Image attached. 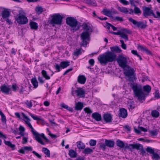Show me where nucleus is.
Masks as SVG:
<instances>
[{
    "label": "nucleus",
    "instance_id": "1",
    "mask_svg": "<svg viewBox=\"0 0 160 160\" xmlns=\"http://www.w3.org/2000/svg\"><path fill=\"white\" fill-rule=\"evenodd\" d=\"M124 74L128 78V80L131 82L130 86L132 87L135 96L138 99L143 100L145 97V94L142 91V87L134 84V81L136 79V74L134 69L129 65L124 68Z\"/></svg>",
    "mask_w": 160,
    "mask_h": 160
},
{
    "label": "nucleus",
    "instance_id": "2",
    "mask_svg": "<svg viewBox=\"0 0 160 160\" xmlns=\"http://www.w3.org/2000/svg\"><path fill=\"white\" fill-rule=\"evenodd\" d=\"M117 55L116 54L111 52V51H108L104 54L99 55L98 59L102 65H106L109 62H112L116 60Z\"/></svg>",
    "mask_w": 160,
    "mask_h": 160
},
{
    "label": "nucleus",
    "instance_id": "3",
    "mask_svg": "<svg viewBox=\"0 0 160 160\" xmlns=\"http://www.w3.org/2000/svg\"><path fill=\"white\" fill-rule=\"evenodd\" d=\"M64 15H61L59 13H55L51 17V19L49 23L54 26L55 25H61L62 23V19L65 17Z\"/></svg>",
    "mask_w": 160,
    "mask_h": 160
},
{
    "label": "nucleus",
    "instance_id": "4",
    "mask_svg": "<svg viewBox=\"0 0 160 160\" xmlns=\"http://www.w3.org/2000/svg\"><path fill=\"white\" fill-rule=\"evenodd\" d=\"M66 23L70 27L73 28L72 29L75 31L79 30L80 28V26L78 25V21L73 17H67L66 19Z\"/></svg>",
    "mask_w": 160,
    "mask_h": 160
},
{
    "label": "nucleus",
    "instance_id": "5",
    "mask_svg": "<svg viewBox=\"0 0 160 160\" xmlns=\"http://www.w3.org/2000/svg\"><path fill=\"white\" fill-rule=\"evenodd\" d=\"M142 8L143 15L146 18L148 16H152L155 18H159L160 17V12L158 11L157 12V15H156L154 13L153 10L150 8L145 6L143 7Z\"/></svg>",
    "mask_w": 160,
    "mask_h": 160
},
{
    "label": "nucleus",
    "instance_id": "6",
    "mask_svg": "<svg viewBox=\"0 0 160 160\" xmlns=\"http://www.w3.org/2000/svg\"><path fill=\"white\" fill-rule=\"evenodd\" d=\"M128 20L137 28L142 29L145 28L148 26L147 22L146 20L137 21L132 18H129Z\"/></svg>",
    "mask_w": 160,
    "mask_h": 160
},
{
    "label": "nucleus",
    "instance_id": "7",
    "mask_svg": "<svg viewBox=\"0 0 160 160\" xmlns=\"http://www.w3.org/2000/svg\"><path fill=\"white\" fill-rule=\"evenodd\" d=\"M90 33L89 31H85L82 32L80 38L82 40V43L81 46L85 47L88 43V42L89 41L90 39Z\"/></svg>",
    "mask_w": 160,
    "mask_h": 160
},
{
    "label": "nucleus",
    "instance_id": "8",
    "mask_svg": "<svg viewBox=\"0 0 160 160\" xmlns=\"http://www.w3.org/2000/svg\"><path fill=\"white\" fill-rule=\"evenodd\" d=\"M116 60L119 66L121 68H125L128 65H127L128 62L127 58L122 54L119 55Z\"/></svg>",
    "mask_w": 160,
    "mask_h": 160
},
{
    "label": "nucleus",
    "instance_id": "9",
    "mask_svg": "<svg viewBox=\"0 0 160 160\" xmlns=\"http://www.w3.org/2000/svg\"><path fill=\"white\" fill-rule=\"evenodd\" d=\"M15 20L17 22L21 24H25L28 22V20L25 15L19 13L17 16Z\"/></svg>",
    "mask_w": 160,
    "mask_h": 160
},
{
    "label": "nucleus",
    "instance_id": "10",
    "mask_svg": "<svg viewBox=\"0 0 160 160\" xmlns=\"http://www.w3.org/2000/svg\"><path fill=\"white\" fill-rule=\"evenodd\" d=\"M112 116L109 113L104 114L102 116V121H104L106 123L111 122L112 121Z\"/></svg>",
    "mask_w": 160,
    "mask_h": 160
},
{
    "label": "nucleus",
    "instance_id": "11",
    "mask_svg": "<svg viewBox=\"0 0 160 160\" xmlns=\"http://www.w3.org/2000/svg\"><path fill=\"white\" fill-rule=\"evenodd\" d=\"M77 94V95L79 98H84L85 97V91L82 88H78L77 89L74 91Z\"/></svg>",
    "mask_w": 160,
    "mask_h": 160
},
{
    "label": "nucleus",
    "instance_id": "12",
    "mask_svg": "<svg viewBox=\"0 0 160 160\" xmlns=\"http://www.w3.org/2000/svg\"><path fill=\"white\" fill-rule=\"evenodd\" d=\"M1 91L3 93L6 94H9V92L11 91V89L8 87L5 84L2 85L0 87Z\"/></svg>",
    "mask_w": 160,
    "mask_h": 160
},
{
    "label": "nucleus",
    "instance_id": "13",
    "mask_svg": "<svg viewBox=\"0 0 160 160\" xmlns=\"http://www.w3.org/2000/svg\"><path fill=\"white\" fill-rule=\"evenodd\" d=\"M32 149V148L31 146H24L22 148L19 149L18 151L20 153L25 154V151H31Z\"/></svg>",
    "mask_w": 160,
    "mask_h": 160
},
{
    "label": "nucleus",
    "instance_id": "14",
    "mask_svg": "<svg viewBox=\"0 0 160 160\" xmlns=\"http://www.w3.org/2000/svg\"><path fill=\"white\" fill-rule=\"evenodd\" d=\"M32 133L35 136V139L36 141H37L38 142L40 143L42 145H45V143L43 142V141L40 138V134L36 131L33 132Z\"/></svg>",
    "mask_w": 160,
    "mask_h": 160
},
{
    "label": "nucleus",
    "instance_id": "15",
    "mask_svg": "<svg viewBox=\"0 0 160 160\" xmlns=\"http://www.w3.org/2000/svg\"><path fill=\"white\" fill-rule=\"evenodd\" d=\"M119 117H122L123 118H126L128 116L127 111L126 109L122 108H120L119 110V112L118 114Z\"/></svg>",
    "mask_w": 160,
    "mask_h": 160
},
{
    "label": "nucleus",
    "instance_id": "16",
    "mask_svg": "<svg viewBox=\"0 0 160 160\" xmlns=\"http://www.w3.org/2000/svg\"><path fill=\"white\" fill-rule=\"evenodd\" d=\"M92 118L97 121H102V118L101 115L98 112H95L92 114Z\"/></svg>",
    "mask_w": 160,
    "mask_h": 160
},
{
    "label": "nucleus",
    "instance_id": "17",
    "mask_svg": "<svg viewBox=\"0 0 160 160\" xmlns=\"http://www.w3.org/2000/svg\"><path fill=\"white\" fill-rule=\"evenodd\" d=\"M1 15L3 19L9 18L10 16V12L8 9H4L1 13Z\"/></svg>",
    "mask_w": 160,
    "mask_h": 160
},
{
    "label": "nucleus",
    "instance_id": "18",
    "mask_svg": "<svg viewBox=\"0 0 160 160\" xmlns=\"http://www.w3.org/2000/svg\"><path fill=\"white\" fill-rule=\"evenodd\" d=\"M138 48L140 49L141 51L145 52L148 55H152L151 52L145 47L142 45H138Z\"/></svg>",
    "mask_w": 160,
    "mask_h": 160
},
{
    "label": "nucleus",
    "instance_id": "19",
    "mask_svg": "<svg viewBox=\"0 0 160 160\" xmlns=\"http://www.w3.org/2000/svg\"><path fill=\"white\" fill-rule=\"evenodd\" d=\"M78 82L81 84H84L86 82V78L84 75H79L78 77Z\"/></svg>",
    "mask_w": 160,
    "mask_h": 160
},
{
    "label": "nucleus",
    "instance_id": "20",
    "mask_svg": "<svg viewBox=\"0 0 160 160\" xmlns=\"http://www.w3.org/2000/svg\"><path fill=\"white\" fill-rule=\"evenodd\" d=\"M84 107L83 103L80 102H79L75 104V110L77 111H81Z\"/></svg>",
    "mask_w": 160,
    "mask_h": 160
},
{
    "label": "nucleus",
    "instance_id": "21",
    "mask_svg": "<svg viewBox=\"0 0 160 160\" xmlns=\"http://www.w3.org/2000/svg\"><path fill=\"white\" fill-rule=\"evenodd\" d=\"M111 52L114 53V52L119 53L122 52V50L118 46L111 47L110 48Z\"/></svg>",
    "mask_w": 160,
    "mask_h": 160
},
{
    "label": "nucleus",
    "instance_id": "22",
    "mask_svg": "<svg viewBox=\"0 0 160 160\" xmlns=\"http://www.w3.org/2000/svg\"><path fill=\"white\" fill-rule=\"evenodd\" d=\"M105 144L106 146L109 148H112L114 146L115 142L112 140L106 139L105 140Z\"/></svg>",
    "mask_w": 160,
    "mask_h": 160
},
{
    "label": "nucleus",
    "instance_id": "23",
    "mask_svg": "<svg viewBox=\"0 0 160 160\" xmlns=\"http://www.w3.org/2000/svg\"><path fill=\"white\" fill-rule=\"evenodd\" d=\"M130 146L132 147V149H136L138 150L141 149L143 146L142 144L139 143L131 144Z\"/></svg>",
    "mask_w": 160,
    "mask_h": 160
},
{
    "label": "nucleus",
    "instance_id": "24",
    "mask_svg": "<svg viewBox=\"0 0 160 160\" xmlns=\"http://www.w3.org/2000/svg\"><path fill=\"white\" fill-rule=\"evenodd\" d=\"M70 65V62L68 61H62L60 62V65L63 69L66 68Z\"/></svg>",
    "mask_w": 160,
    "mask_h": 160
},
{
    "label": "nucleus",
    "instance_id": "25",
    "mask_svg": "<svg viewBox=\"0 0 160 160\" xmlns=\"http://www.w3.org/2000/svg\"><path fill=\"white\" fill-rule=\"evenodd\" d=\"M93 152V150L88 147L85 148L82 151V153L85 155H88L89 154H91Z\"/></svg>",
    "mask_w": 160,
    "mask_h": 160
},
{
    "label": "nucleus",
    "instance_id": "26",
    "mask_svg": "<svg viewBox=\"0 0 160 160\" xmlns=\"http://www.w3.org/2000/svg\"><path fill=\"white\" fill-rule=\"evenodd\" d=\"M31 29L34 30H37L38 28V25L37 23L33 22L32 21L29 23Z\"/></svg>",
    "mask_w": 160,
    "mask_h": 160
},
{
    "label": "nucleus",
    "instance_id": "27",
    "mask_svg": "<svg viewBox=\"0 0 160 160\" xmlns=\"http://www.w3.org/2000/svg\"><path fill=\"white\" fill-rule=\"evenodd\" d=\"M68 155L71 157L74 158L76 157L77 154L76 151L73 149H70L69 151Z\"/></svg>",
    "mask_w": 160,
    "mask_h": 160
},
{
    "label": "nucleus",
    "instance_id": "28",
    "mask_svg": "<svg viewBox=\"0 0 160 160\" xmlns=\"http://www.w3.org/2000/svg\"><path fill=\"white\" fill-rule=\"evenodd\" d=\"M31 81L34 88H36L38 87V82L35 77L31 79Z\"/></svg>",
    "mask_w": 160,
    "mask_h": 160
},
{
    "label": "nucleus",
    "instance_id": "29",
    "mask_svg": "<svg viewBox=\"0 0 160 160\" xmlns=\"http://www.w3.org/2000/svg\"><path fill=\"white\" fill-rule=\"evenodd\" d=\"M118 10L120 12L125 14H128V10L127 8L124 7H119L118 8Z\"/></svg>",
    "mask_w": 160,
    "mask_h": 160
},
{
    "label": "nucleus",
    "instance_id": "30",
    "mask_svg": "<svg viewBox=\"0 0 160 160\" xmlns=\"http://www.w3.org/2000/svg\"><path fill=\"white\" fill-rule=\"evenodd\" d=\"M78 148L80 149H83L85 147L84 144L81 141H79L77 142Z\"/></svg>",
    "mask_w": 160,
    "mask_h": 160
},
{
    "label": "nucleus",
    "instance_id": "31",
    "mask_svg": "<svg viewBox=\"0 0 160 160\" xmlns=\"http://www.w3.org/2000/svg\"><path fill=\"white\" fill-rule=\"evenodd\" d=\"M116 144L118 146L121 148H123L125 146L124 143L119 139H118L117 141Z\"/></svg>",
    "mask_w": 160,
    "mask_h": 160
},
{
    "label": "nucleus",
    "instance_id": "32",
    "mask_svg": "<svg viewBox=\"0 0 160 160\" xmlns=\"http://www.w3.org/2000/svg\"><path fill=\"white\" fill-rule=\"evenodd\" d=\"M42 75L46 79L49 80L50 79V76L48 75L47 72L45 70H43L41 72Z\"/></svg>",
    "mask_w": 160,
    "mask_h": 160
},
{
    "label": "nucleus",
    "instance_id": "33",
    "mask_svg": "<svg viewBox=\"0 0 160 160\" xmlns=\"http://www.w3.org/2000/svg\"><path fill=\"white\" fill-rule=\"evenodd\" d=\"M4 142L5 144L6 145L8 146L11 148H12L13 150L14 149V148L15 147V145L14 144H12L10 141H7L5 140H4Z\"/></svg>",
    "mask_w": 160,
    "mask_h": 160
},
{
    "label": "nucleus",
    "instance_id": "34",
    "mask_svg": "<svg viewBox=\"0 0 160 160\" xmlns=\"http://www.w3.org/2000/svg\"><path fill=\"white\" fill-rule=\"evenodd\" d=\"M35 10L38 14H40L43 12V8L41 6L37 7L35 8Z\"/></svg>",
    "mask_w": 160,
    "mask_h": 160
},
{
    "label": "nucleus",
    "instance_id": "35",
    "mask_svg": "<svg viewBox=\"0 0 160 160\" xmlns=\"http://www.w3.org/2000/svg\"><path fill=\"white\" fill-rule=\"evenodd\" d=\"M86 3L88 4L92 5L94 6H97L96 2L95 0H87Z\"/></svg>",
    "mask_w": 160,
    "mask_h": 160
},
{
    "label": "nucleus",
    "instance_id": "36",
    "mask_svg": "<svg viewBox=\"0 0 160 160\" xmlns=\"http://www.w3.org/2000/svg\"><path fill=\"white\" fill-rule=\"evenodd\" d=\"M61 106L62 107L66 109L69 111L72 112L73 111V108H72L69 107L67 105H66L64 103L61 104Z\"/></svg>",
    "mask_w": 160,
    "mask_h": 160
},
{
    "label": "nucleus",
    "instance_id": "37",
    "mask_svg": "<svg viewBox=\"0 0 160 160\" xmlns=\"http://www.w3.org/2000/svg\"><path fill=\"white\" fill-rule=\"evenodd\" d=\"M151 156L153 160H158L160 158V156L156 152H154L151 155Z\"/></svg>",
    "mask_w": 160,
    "mask_h": 160
},
{
    "label": "nucleus",
    "instance_id": "38",
    "mask_svg": "<svg viewBox=\"0 0 160 160\" xmlns=\"http://www.w3.org/2000/svg\"><path fill=\"white\" fill-rule=\"evenodd\" d=\"M102 12L104 15L108 17L111 16V11L108 10L106 9H104L102 11Z\"/></svg>",
    "mask_w": 160,
    "mask_h": 160
},
{
    "label": "nucleus",
    "instance_id": "39",
    "mask_svg": "<svg viewBox=\"0 0 160 160\" xmlns=\"http://www.w3.org/2000/svg\"><path fill=\"white\" fill-rule=\"evenodd\" d=\"M42 151L48 157H50V151L47 148H43L42 149Z\"/></svg>",
    "mask_w": 160,
    "mask_h": 160
},
{
    "label": "nucleus",
    "instance_id": "40",
    "mask_svg": "<svg viewBox=\"0 0 160 160\" xmlns=\"http://www.w3.org/2000/svg\"><path fill=\"white\" fill-rule=\"evenodd\" d=\"M151 115L153 117L158 118L159 116V113L156 110H153L151 112Z\"/></svg>",
    "mask_w": 160,
    "mask_h": 160
},
{
    "label": "nucleus",
    "instance_id": "41",
    "mask_svg": "<svg viewBox=\"0 0 160 160\" xmlns=\"http://www.w3.org/2000/svg\"><path fill=\"white\" fill-rule=\"evenodd\" d=\"M143 89L144 91L147 92H149L151 90V87L149 85L144 86Z\"/></svg>",
    "mask_w": 160,
    "mask_h": 160
},
{
    "label": "nucleus",
    "instance_id": "42",
    "mask_svg": "<svg viewBox=\"0 0 160 160\" xmlns=\"http://www.w3.org/2000/svg\"><path fill=\"white\" fill-rule=\"evenodd\" d=\"M81 49H76V51L73 52V55L75 56H78L81 55L82 52L81 51Z\"/></svg>",
    "mask_w": 160,
    "mask_h": 160
},
{
    "label": "nucleus",
    "instance_id": "43",
    "mask_svg": "<svg viewBox=\"0 0 160 160\" xmlns=\"http://www.w3.org/2000/svg\"><path fill=\"white\" fill-rule=\"evenodd\" d=\"M120 37L124 39L125 41H127L128 40V35L123 32H121Z\"/></svg>",
    "mask_w": 160,
    "mask_h": 160
},
{
    "label": "nucleus",
    "instance_id": "44",
    "mask_svg": "<svg viewBox=\"0 0 160 160\" xmlns=\"http://www.w3.org/2000/svg\"><path fill=\"white\" fill-rule=\"evenodd\" d=\"M134 6H135V7L134 9V12L135 13V14H141L142 12L139 8L138 7H136L135 4L134 5Z\"/></svg>",
    "mask_w": 160,
    "mask_h": 160
},
{
    "label": "nucleus",
    "instance_id": "45",
    "mask_svg": "<svg viewBox=\"0 0 160 160\" xmlns=\"http://www.w3.org/2000/svg\"><path fill=\"white\" fill-rule=\"evenodd\" d=\"M22 116L23 117L26 119L27 121L24 120L25 122L28 125V124H29L30 123L29 122V121H30V119L28 118L26 115L23 113L22 112Z\"/></svg>",
    "mask_w": 160,
    "mask_h": 160
},
{
    "label": "nucleus",
    "instance_id": "46",
    "mask_svg": "<svg viewBox=\"0 0 160 160\" xmlns=\"http://www.w3.org/2000/svg\"><path fill=\"white\" fill-rule=\"evenodd\" d=\"M29 115L34 120L43 121V119L37 117L36 116L33 115L31 113H29Z\"/></svg>",
    "mask_w": 160,
    "mask_h": 160
},
{
    "label": "nucleus",
    "instance_id": "47",
    "mask_svg": "<svg viewBox=\"0 0 160 160\" xmlns=\"http://www.w3.org/2000/svg\"><path fill=\"white\" fill-rule=\"evenodd\" d=\"M146 151L148 152L152 155L155 152L154 149H152L151 147H148L146 149Z\"/></svg>",
    "mask_w": 160,
    "mask_h": 160
},
{
    "label": "nucleus",
    "instance_id": "48",
    "mask_svg": "<svg viewBox=\"0 0 160 160\" xmlns=\"http://www.w3.org/2000/svg\"><path fill=\"white\" fill-rule=\"evenodd\" d=\"M111 17L114 20L120 22H122L123 21V19L122 17H120L118 16H116L115 17L112 16Z\"/></svg>",
    "mask_w": 160,
    "mask_h": 160
},
{
    "label": "nucleus",
    "instance_id": "49",
    "mask_svg": "<svg viewBox=\"0 0 160 160\" xmlns=\"http://www.w3.org/2000/svg\"><path fill=\"white\" fill-rule=\"evenodd\" d=\"M96 141L93 139H91L89 142L90 145L92 146H95L96 145Z\"/></svg>",
    "mask_w": 160,
    "mask_h": 160
},
{
    "label": "nucleus",
    "instance_id": "50",
    "mask_svg": "<svg viewBox=\"0 0 160 160\" xmlns=\"http://www.w3.org/2000/svg\"><path fill=\"white\" fill-rule=\"evenodd\" d=\"M120 41L122 44V45H121L122 48L124 49H126L127 48V46H126V44L124 43L123 41L122 40H120Z\"/></svg>",
    "mask_w": 160,
    "mask_h": 160
},
{
    "label": "nucleus",
    "instance_id": "51",
    "mask_svg": "<svg viewBox=\"0 0 160 160\" xmlns=\"http://www.w3.org/2000/svg\"><path fill=\"white\" fill-rule=\"evenodd\" d=\"M150 135L152 136H155L157 135L158 133L156 130H151L149 131Z\"/></svg>",
    "mask_w": 160,
    "mask_h": 160
},
{
    "label": "nucleus",
    "instance_id": "52",
    "mask_svg": "<svg viewBox=\"0 0 160 160\" xmlns=\"http://www.w3.org/2000/svg\"><path fill=\"white\" fill-rule=\"evenodd\" d=\"M85 112L88 113H91L92 112V111L89 108L86 107L84 109Z\"/></svg>",
    "mask_w": 160,
    "mask_h": 160
},
{
    "label": "nucleus",
    "instance_id": "53",
    "mask_svg": "<svg viewBox=\"0 0 160 160\" xmlns=\"http://www.w3.org/2000/svg\"><path fill=\"white\" fill-rule=\"evenodd\" d=\"M26 104L28 108H31L32 106V103L31 101H27L26 102Z\"/></svg>",
    "mask_w": 160,
    "mask_h": 160
},
{
    "label": "nucleus",
    "instance_id": "54",
    "mask_svg": "<svg viewBox=\"0 0 160 160\" xmlns=\"http://www.w3.org/2000/svg\"><path fill=\"white\" fill-rule=\"evenodd\" d=\"M56 69L57 70L58 72H59L60 71L61 66L60 65L58 64L57 63H55V66Z\"/></svg>",
    "mask_w": 160,
    "mask_h": 160
},
{
    "label": "nucleus",
    "instance_id": "55",
    "mask_svg": "<svg viewBox=\"0 0 160 160\" xmlns=\"http://www.w3.org/2000/svg\"><path fill=\"white\" fill-rule=\"evenodd\" d=\"M119 1L124 5H127L129 4V2L126 0H118Z\"/></svg>",
    "mask_w": 160,
    "mask_h": 160
},
{
    "label": "nucleus",
    "instance_id": "56",
    "mask_svg": "<svg viewBox=\"0 0 160 160\" xmlns=\"http://www.w3.org/2000/svg\"><path fill=\"white\" fill-rule=\"evenodd\" d=\"M38 80L41 84H43L45 82L44 80H43L42 78L39 76L38 78Z\"/></svg>",
    "mask_w": 160,
    "mask_h": 160
},
{
    "label": "nucleus",
    "instance_id": "57",
    "mask_svg": "<svg viewBox=\"0 0 160 160\" xmlns=\"http://www.w3.org/2000/svg\"><path fill=\"white\" fill-rule=\"evenodd\" d=\"M32 153L34 154L37 158L39 159H41L42 158V156L39 154L38 153L35 151H33Z\"/></svg>",
    "mask_w": 160,
    "mask_h": 160
},
{
    "label": "nucleus",
    "instance_id": "58",
    "mask_svg": "<svg viewBox=\"0 0 160 160\" xmlns=\"http://www.w3.org/2000/svg\"><path fill=\"white\" fill-rule=\"evenodd\" d=\"M1 120L2 122L3 123H6V117L4 114L2 115L1 116Z\"/></svg>",
    "mask_w": 160,
    "mask_h": 160
},
{
    "label": "nucleus",
    "instance_id": "59",
    "mask_svg": "<svg viewBox=\"0 0 160 160\" xmlns=\"http://www.w3.org/2000/svg\"><path fill=\"white\" fill-rule=\"evenodd\" d=\"M88 62L90 65L93 66L94 65L95 61L94 59L92 58L89 60Z\"/></svg>",
    "mask_w": 160,
    "mask_h": 160
},
{
    "label": "nucleus",
    "instance_id": "60",
    "mask_svg": "<svg viewBox=\"0 0 160 160\" xmlns=\"http://www.w3.org/2000/svg\"><path fill=\"white\" fill-rule=\"evenodd\" d=\"M122 31L128 34H131L132 33V32L128 29L124 28L122 30Z\"/></svg>",
    "mask_w": 160,
    "mask_h": 160
},
{
    "label": "nucleus",
    "instance_id": "61",
    "mask_svg": "<svg viewBox=\"0 0 160 160\" xmlns=\"http://www.w3.org/2000/svg\"><path fill=\"white\" fill-rule=\"evenodd\" d=\"M106 144H105L104 143H102L100 144L99 147L103 150H105L106 148Z\"/></svg>",
    "mask_w": 160,
    "mask_h": 160
},
{
    "label": "nucleus",
    "instance_id": "62",
    "mask_svg": "<svg viewBox=\"0 0 160 160\" xmlns=\"http://www.w3.org/2000/svg\"><path fill=\"white\" fill-rule=\"evenodd\" d=\"M5 19L6 21V23L8 24L9 25H10L13 23L11 20L9 19V18H6Z\"/></svg>",
    "mask_w": 160,
    "mask_h": 160
},
{
    "label": "nucleus",
    "instance_id": "63",
    "mask_svg": "<svg viewBox=\"0 0 160 160\" xmlns=\"http://www.w3.org/2000/svg\"><path fill=\"white\" fill-rule=\"evenodd\" d=\"M138 129L140 130V131H141L144 132H146L147 131V129L146 128H143V127L138 126Z\"/></svg>",
    "mask_w": 160,
    "mask_h": 160
},
{
    "label": "nucleus",
    "instance_id": "64",
    "mask_svg": "<svg viewBox=\"0 0 160 160\" xmlns=\"http://www.w3.org/2000/svg\"><path fill=\"white\" fill-rule=\"evenodd\" d=\"M72 68H70L69 69H68L65 72H64L63 73V76H65V75L66 74H67L69 72H70L72 71Z\"/></svg>",
    "mask_w": 160,
    "mask_h": 160
}]
</instances>
